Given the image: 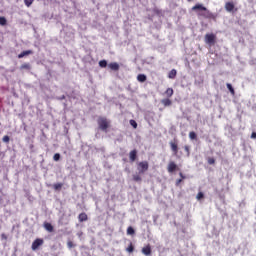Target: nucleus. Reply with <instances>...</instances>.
Returning <instances> with one entry per match:
<instances>
[{
	"label": "nucleus",
	"mask_w": 256,
	"mask_h": 256,
	"mask_svg": "<svg viewBox=\"0 0 256 256\" xmlns=\"http://www.w3.org/2000/svg\"><path fill=\"white\" fill-rule=\"evenodd\" d=\"M192 11H195L198 17H203L204 19H217V14L212 13L207 9V7L203 6V4H196L192 7Z\"/></svg>",
	"instance_id": "1"
},
{
	"label": "nucleus",
	"mask_w": 256,
	"mask_h": 256,
	"mask_svg": "<svg viewBox=\"0 0 256 256\" xmlns=\"http://www.w3.org/2000/svg\"><path fill=\"white\" fill-rule=\"evenodd\" d=\"M97 123L100 131L108 133L109 127H111V120L107 119V117H99Z\"/></svg>",
	"instance_id": "2"
},
{
	"label": "nucleus",
	"mask_w": 256,
	"mask_h": 256,
	"mask_svg": "<svg viewBox=\"0 0 256 256\" xmlns=\"http://www.w3.org/2000/svg\"><path fill=\"white\" fill-rule=\"evenodd\" d=\"M137 171L139 175H144L149 171V162L148 161H141L137 163Z\"/></svg>",
	"instance_id": "3"
},
{
	"label": "nucleus",
	"mask_w": 256,
	"mask_h": 256,
	"mask_svg": "<svg viewBox=\"0 0 256 256\" xmlns=\"http://www.w3.org/2000/svg\"><path fill=\"white\" fill-rule=\"evenodd\" d=\"M204 41L207 45H214L217 41V36L213 33L206 34L204 37Z\"/></svg>",
	"instance_id": "4"
},
{
	"label": "nucleus",
	"mask_w": 256,
	"mask_h": 256,
	"mask_svg": "<svg viewBox=\"0 0 256 256\" xmlns=\"http://www.w3.org/2000/svg\"><path fill=\"white\" fill-rule=\"evenodd\" d=\"M44 240L41 238H37L36 240L33 241L31 249L32 251H37L41 245H43Z\"/></svg>",
	"instance_id": "5"
},
{
	"label": "nucleus",
	"mask_w": 256,
	"mask_h": 256,
	"mask_svg": "<svg viewBox=\"0 0 256 256\" xmlns=\"http://www.w3.org/2000/svg\"><path fill=\"white\" fill-rule=\"evenodd\" d=\"M169 145H170V149L174 153V155H178V153H179V144H177V140L170 141Z\"/></svg>",
	"instance_id": "6"
},
{
	"label": "nucleus",
	"mask_w": 256,
	"mask_h": 256,
	"mask_svg": "<svg viewBox=\"0 0 256 256\" xmlns=\"http://www.w3.org/2000/svg\"><path fill=\"white\" fill-rule=\"evenodd\" d=\"M178 167L177 164L173 161L169 162L168 167H167V171L168 173H175V171H177Z\"/></svg>",
	"instance_id": "7"
},
{
	"label": "nucleus",
	"mask_w": 256,
	"mask_h": 256,
	"mask_svg": "<svg viewBox=\"0 0 256 256\" xmlns=\"http://www.w3.org/2000/svg\"><path fill=\"white\" fill-rule=\"evenodd\" d=\"M142 254L145 256H151L152 250H151V244H148L142 248Z\"/></svg>",
	"instance_id": "8"
},
{
	"label": "nucleus",
	"mask_w": 256,
	"mask_h": 256,
	"mask_svg": "<svg viewBox=\"0 0 256 256\" xmlns=\"http://www.w3.org/2000/svg\"><path fill=\"white\" fill-rule=\"evenodd\" d=\"M129 159H130V161L133 163V162H135V161H137V150H132V151H130V153H129Z\"/></svg>",
	"instance_id": "9"
},
{
	"label": "nucleus",
	"mask_w": 256,
	"mask_h": 256,
	"mask_svg": "<svg viewBox=\"0 0 256 256\" xmlns=\"http://www.w3.org/2000/svg\"><path fill=\"white\" fill-rule=\"evenodd\" d=\"M88 219H89V217L87 216V213H85V212H82L78 215V221L80 223H83V222L87 221Z\"/></svg>",
	"instance_id": "10"
},
{
	"label": "nucleus",
	"mask_w": 256,
	"mask_h": 256,
	"mask_svg": "<svg viewBox=\"0 0 256 256\" xmlns=\"http://www.w3.org/2000/svg\"><path fill=\"white\" fill-rule=\"evenodd\" d=\"M225 9L228 11V13H231V11L235 9V4H233V2H226Z\"/></svg>",
	"instance_id": "11"
},
{
	"label": "nucleus",
	"mask_w": 256,
	"mask_h": 256,
	"mask_svg": "<svg viewBox=\"0 0 256 256\" xmlns=\"http://www.w3.org/2000/svg\"><path fill=\"white\" fill-rule=\"evenodd\" d=\"M27 55H33L32 50H26V51L21 52L18 55V59H23V57H27Z\"/></svg>",
	"instance_id": "12"
},
{
	"label": "nucleus",
	"mask_w": 256,
	"mask_h": 256,
	"mask_svg": "<svg viewBox=\"0 0 256 256\" xmlns=\"http://www.w3.org/2000/svg\"><path fill=\"white\" fill-rule=\"evenodd\" d=\"M111 71H119V64L117 62H112L108 65Z\"/></svg>",
	"instance_id": "13"
},
{
	"label": "nucleus",
	"mask_w": 256,
	"mask_h": 256,
	"mask_svg": "<svg viewBox=\"0 0 256 256\" xmlns=\"http://www.w3.org/2000/svg\"><path fill=\"white\" fill-rule=\"evenodd\" d=\"M161 103L164 105V107H171L173 102L169 98H164L161 100Z\"/></svg>",
	"instance_id": "14"
},
{
	"label": "nucleus",
	"mask_w": 256,
	"mask_h": 256,
	"mask_svg": "<svg viewBox=\"0 0 256 256\" xmlns=\"http://www.w3.org/2000/svg\"><path fill=\"white\" fill-rule=\"evenodd\" d=\"M44 229H46V231H48L49 233H53L54 231L53 225L49 222L44 223Z\"/></svg>",
	"instance_id": "15"
},
{
	"label": "nucleus",
	"mask_w": 256,
	"mask_h": 256,
	"mask_svg": "<svg viewBox=\"0 0 256 256\" xmlns=\"http://www.w3.org/2000/svg\"><path fill=\"white\" fill-rule=\"evenodd\" d=\"M137 81H139V83H145V81H147V76L145 74H138Z\"/></svg>",
	"instance_id": "16"
},
{
	"label": "nucleus",
	"mask_w": 256,
	"mask_h": 256,
	"mask_svg": "<svg viewBox=\"0 0 256 256\" xmlns=\"http://www.w3.org/2000/svg\"><path fill=\"white\" fill-rule=\"evenodd\" d=\"M133 181L136 183H141L143 181V178H141V174H134L132 176Z\"/></svg>",
	"instance_id": "17"
},
{
	"label": "nucleus",
	"mask_w": 256,
	"mask_h": 256,
	"mask_svg": "<svg viewBox=\"0 0 256 256\" xmlns=\"http://www.w3.org/2000/svg\"><path fill=\"white\" fill-rule=\"evenodd\" d=\"M175 77H177V70L172 69V70L168 73V79H175Z\"/></svg>",
	"instance_id": "18"
},
{
	"label": "nucleus",
	"mask_w": 256,
	"mask_h": 256,
	"mask_svg": "<svg viewBox=\"0 0 256 256\" xmlns=\"http://www.w3.org/2000/svg\"><path fill=\"white\" fill-rule=\"evenodd\" d=\"M173 93H175L173 88H167L165 91V95H166V97H168V99L173 97Z\"/></svg>",
	"instance_id": "19"
},
{
	"label": "nucleus",
	"mask_w": 256,
	"mask_h": 256,
	"mask_svg": "<svg viewBox=\"0 0 256 256\" xmlns=\"http://www.w3.org/2000/svg\"><path fill=\"white\" fill-rule=\"evenodd\" d=\"M53 189L54 191H60L61 189H63V183L53 184Z\"/></svg>",
	"instance_id": "20"
},
{
	"label": "nucleus",
	"mask_w": 256,
	"mask_h": 256,
	"mask_svg": "<svg viewBox=\"0 0 256 256\" xmlns=\"http://www.w3.org/2000/svg\"><path fill=\"white\" fill-rule=\"evenodd\" d=\"M184 151L186 152V157H191V147L189 145L184 146Z\"/></svg>",
	"instance_id": "21"
},
{
	"label": "nucleus",
	"mask_w": 256,
	"mask_h": 256,
	"mask_svg": "<svg viewBox=\"0 0 256 256\" xmlns=\"http://www.w3.org/2000/svg\"><path fill=\"white\" fill-rule=\"evenodd\" d=\"M226 87L230 91L231 95H235V89L233 88V85H231L230 83H227Z\"/></svg>",
	"instance_id": "22"
},
{
	"label": "nucleus",
	"mask_w": 256,
	"mask_h": 256,
	"mask_svg": "<svg viewBox=\"0 0 256 256\" xmlns=\"http://www.w3.org/2000/svg\"><path fill=\"white\" fill-rule=\"evenodd\" d=\"M126 251L128 253H133V251H135V246H133V243L129 244V246L126 248Z\"/></svg>",
	"instance_id": "23"
},
{
	"label": "nucleus",
	"mask_w": 256,
	"mask_h": 256,
	"mask_svg": "<svg viewBox=\"0 0 256 256\" xmlns=\"http://www.w3.org/2000/svg\"><path fill=\"white\" fill-rule=\"evenodd\" d=\"M127 235H135V229L133 227H128L127 228Z\"/></svg>",
	"instance_id": "24"
},
{
	"label": "nucleus",
	"mask_w": 256,
	"mask_h": 256,
	"mask_svg": "<svg viewBox=\"0 0 256 256\" xmlns=\"http://www.w3.org/2000/svg\"><path fill=\"white\" fill-rule=\"evenodd\" d=\"M0 25H2V26L7 25V18L1 16L0 17Z\"/></svg>",
	"instance_id": "25"
},
{
	"label": "nucleus",
	"mask_w": 256,
	"mask_h": 256,
	"mask_svg": "<svg viewBox=\"0 0 256 256\" xmlns=\"http://www.w3.org/2000/svg\"><path fill=\"white\" fill-rule=\"evenodd\" d=\"M189 138L193 141V140H195V139H197V133H195V132H190L189 133Z\"/></svg>",
	"instance_id": "26"
},
{
	"label": "nucleus",
	"mask_w": 256,
	"mask_h": 256,
	"mask_svg": "<svg viewBox=\"0 0 256 256\" xmlns=\"http://www.w3.org/2000/svg\"><path fill=\"white\" fill-rule=\"evenodd\" d=\"M99 67H102V68L107 67V60H101V61H99Z\"/></svg>",
	"instance_id": "27"
},
{
	"label": "nucleus",
	"mask_w": 256,
	"mask_h": 256,
	"mask_svg": "<svg viewBox=\"0 0 256 256\" xmlns=\"http://www.w3.org/2000/svg\"><path fill=\"white\" fill-rule=\"evenodd\" d=\"M207 161H208V165H215V158H213V157H208V158H207Z\"/></svg>",
	"instance_id": "28"
},
{
	"label": "nucleus",
	"mask_w": 256,
	"mask_h": 256,
	"mask_svg": "<svg viewBox=\"0 0 256 256\" xmlns=\"http://www.w3.org/2000/svg\"><path fill=\"white\" fill-rule=\"evenodd\" d=\"M35 0H24V4L26 5V7H30L31 5H33V2Z\"/></svg>",
	"instance_id": "29"
},
{
	"label": "nucleus",
	"mask_w": 256,
	"mask_h": 256,
	"mask_svg": "<svg viewBox=\"0 0 256 256\" xmlns=\"http://www.w3.org/2000/svg\"><path fill=\"white\" fill-rule=\"evenodd\" d=\"M2 141H3V143H9V141H11V138L9 136L5 135V136H3Z\"/></svg>",
	"instance_id": "30"
},
{
	"label": "nucleus",
	"mask_w": 256,
	"mask_h": 256,
	"mask_svg": "<svg viewBox=\"0 0 256 256\" xmlns=\"http://www.w3.org/2000/svg\"><path fill=\"white\" fill-rule=\"evenodd\" d=\"M20 69H31V65L24 63L20 66Z\"/></svg>",
	"instance_id": "31"
},
{
	"label": "nucleus",
	"mask_w": 256,
	"mask_h": 256,
	"mask_svg": "<svg viewBox=\"0 0 256 256\" xmlns=\"http://www.w3.org/2000/svg\"><path fill=\"white\" fill-rule=\"evenodd\" d=\"M59 159H61V154H59V153L54 154L53 160L54 161H59Z\"/></svg>",
	"instance_id": "32"
},
{
	"label": "nucleus",
	"mask_w": 256,
	"mask_h": 256,
	"mask_svg": "<svg viewBox=\"0 0 256 256\" xmlns=\"http://www.w3.org/2000/svg\"><path fill=\"white\" fill-rule=\"evenodd\" d=\"M203 197H205V195L203 194V192H199L196 196V199H198V201H200V199H203Z\"/></svg>",
	"instance_id": "33"
},
{
	"label": "nucleus",
	"mask_w": 256,
	"mask_h": 256,
	"mask_svg": "<svg viewBox=\"0 0 256 256\" xmlns=\"http://www.w3.org/2000/svg\"><path fill=\"white\" fill-rule=\"evenodd\" d=\"M130 125L134 128L137 129V122L135 120H130Z\"/></svg>",
	"instance_id": "34"
},
{
	"label": "nucleus",
	"mask_w": 256,
	"mask_h": 256,
	"mask_svg": "<svg viewBox=\"0 0 256 256\" xmlns=\"http://www.w3.org/2000/svg\"><path fill=\"white\" fill-rule=\"evenodd\" d=\"M67 245H68L69 249H73V247H75V244H73V241H68Z\"/></svg>",
	"instance_id": "35"
},
{
	"label": "nucleus",
	"mask_w": 256,
	"mask_h": 256,
	"mask_svg": "<svg viewBox=\"0 0 256 256\" xmlns=\"http://www.w3.org/2000/svg\"><path fill=\"white\" fill-rule=\"evenodd\" d=\"M181 183H183V179H177L176 180V187H179V185H181Z\"/></svg>",
	"instance_id": "36"
},
{
	"label": "nucleus",
	"mask_w": 256,
	"mask_h": 256,
	"mask_svg": "<svg viewBox=\"0 0 256 256\" xmlns=\"http://www.w3.org/2000/svg\"><path fill=\"white\" fill-rule=\"evenodd\" d=\"M179 175H180V177H181L180 179H182V181H183V179H186L185 175H183V172H180Z\"/></svg>",
	"instance_id": "37"
},
{
	"label": "nucleus",
	"mask_w": 256,
	"mask_h": 256,
	"mask_svg": "<svg viewBox=\"0 0 256 256\" xmlns=\"http://www.w3.org/2000/svg\"><path fill=\"white\" fill-rule=\"evenodd\" d=\"M251 138H252V139H256V132H253V133L251 134Z\"/></svg>",
	"instance_id": "38"
},
{
	"label": "nucleus",
	"mask_w": 256,
	"mask_h": 256,
	"mask_svg": "<svg viewBox=\"0 0 256 256\" xmlns=\"http://www.w3.org/2000/svg\"><path fill=\"white\" fill-rule=\"evenodd\" d=\"M1 237H2V239L7 240V236L5 234H2Z\"/></svg>",
	"instance_id": "39"
},
{
	"label": "nucleus",
	"mask_w": 256,
	"mask_h": 256,
	"mask_svg": "<svg viewBox=\"0 0 256 256\" xmlns=\"http://www.w3.org/2000/svg\"><path fill=\"white\" fill-rule=\"evenodd\" d=\"M188 1V3H191V1H193V0H187Z\"/></svg>",
	"instance_id": "40"
}]
</instances>
